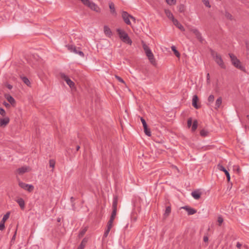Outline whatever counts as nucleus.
<instances>
[{"mask_svg":"<svg viewBox=\"0 0 249 249\" xmlns=\"http://www.w3.org/2000/svg\"><path fill=\"white\" fill-rule=\"evenodd\" d=\"M211 54L213 57L215 62L222 69H225L226 67L225 65L223 59L220 54H219L217 52L212 51Z\"/></svg>","mask_w":249,"mask_h":249,"instance_id":"5","label":"nucleus"},{"mask_svg":"<svg viewBox=\"0 0 249 249\" xmlns=\"http://www.w3.org/2000/svg\"><path fill=\"white\" fill-rule=\"evenodd\" d=\"M197 120H195L193 122V124L192 125V131H195L197 127Z\"/></svg>","mask_w":249,"mask_h":249,"instance_id":"34","label":"nucleus"},{"mask_svg":"<svg viewBox=\"0 0 249 249\" xmlns=\"http://www.w3.org/2000/svg\"><path fill=\"white\" fill-rule=\"evenodd\" d=\"M143 129L145 134L148 136H151V131L150 130L149 128H148V126H147L146 127H143Z\"/></svg>","mask_w":249,"mask_h":249,"instance_id":"30","label":"nucleus"},{"mask_svg":"<svg viewBox=\"0 0 249 249\" xmlns=\"http://www.w3.org/2000/svg\"><path fill=\"white\" fill-rule=\"evenodd\" d=\"M191 195L195 199H198L200 197L201 193L199 190H196L192 192Z\"/></svg>","mask_w":249,"mask_h":249,"instance_id":"18","label":"nucleus"},{"mask_svg":"<svg viewBox=\"0 0 249 249\" xmlns=\"http://www.w3.org/2000/svg\"><path fill=\"white\" fill-rule=\"evenodd\" d=\"M198 101V97L196 95H195L193 97L192 99V105L196 109H198L200 107V106L197 104Z\"/></svg>","mask_w":249,"mask_h":249,"instance_id":"12","label":"nucleus"},{"mask_svg":"<svg viewBox=\"0 0 249 249\" xmlns=\"http://www.w3.org/2000/svg\"><path fill=\"white\" fill-rule=\"evenodd\" d=\"M0 114L2 116L4 117L6 115V112L5 110L0 107Z\"/></svg>","mask_w":249,"mask_h":249,"instance_id":"45","label":"nucleus"},{"mask_svg":"<svg viewBox=\"0 0 249 249\" xmlns=\"http://www.w3.org/2000/svg\"><path fill=\"white\" fill-rule=\"evenodd\" d=\"M4 223H5L3 222V221L0 222V231H2L4 229V228H5Z\"/></svg>","mask_w":249,"mask_h":249,"instance_id":"44","label":"nucleus"},{"mask_svg":"<svg viewBox=\"0 0 249 249\" xmlns=\"http://www.w3.org/2000/svg\"><path fill=\"white\" fill-rule=\"evenodd\" d=\"M141 121L142 124V125H143V127H146L147 126V124L145 121V120L142 118V117H141Z\"/></svg>","mask_w":249,"mask_h":249,"instance_id":"46","label":"nucleus"},{"mask_svg":"<svg viewBox=\"0 0 249 249\" xmlns=\"http://www.w3.org/2000/svg\"><path fill=\"white\" fill-rule=\"evenodd\" d=\"M224 173L227 177L228 181L229 182L230 181V179H231L230 175L229 173L228 172V171L227 170Z\"/></svg>","mask_w":249,"mask_h":249,"instance_id":"47","label":"nucleus"},{"mask_svg":"<svg viewBox=\"0 0 249 249\" xmlns=\"http://www.w3.org/2000/svg\"><path fill=\"white\" fill-rule=\"evenodd\" d=\"M202 0L206 6H207L208 7H211L209 0Z\"/></svg>","mask_w":249,"mask_h":249,"instance_id":"43","label":"nucleus"},{"mask_svg":"<svg viewBox=\"0 0 249 249\" xmlns=\"http://www.w3.org/2000/svg\"><path fill=\"white\" fill-rule=\"evenodd\" d=\"M142 48L145 52V53L146 54V55L148 57L149 60L150 61V63L153 64V65H156V62L155 60V59L154 58V56L149 48V47L143 41L142 42Z\"/></svg>","mask_w":249,"mask_h":249,"instance_id":"2","label":"nucleus"},{"mask_svg":"<svg viewBox=\"0 0 249 249\" xmlns=\"http://www.w3.org/2000/svg\"><path fill=\"white\" fill-rule=\"evenodd\" d=\"M60 77L64 80L71 89H75V84L69 77L63 73L60 74Z\"/></svg>","mask_w":249,"mask_h":249,"instance_id":"6","label":"nucleus"},{"mask_svg":"<svg viewBox=\"0 0 249 249\" xmlns=\"http://www.w3.org/2000/svg\"><path fill=\"white\" fill-rule=\"evenodd\" d=\"M15 235H14L13 238H15Z\"/></svg>","mask_w":249,"mask_h":249,"instance_id":"60","label":"nucleus"},{"mask_svg":"<svg viewBox=\"0 0 249 249\" xmlns=\"http://www.w3.org/2000/svg\"><path fill=\"white\" fill-rule=\"evenodd\" d=\"M207 82L208 84H210V76L209 73L207 74Z\"/></svg>","mask_w":249,"mask_h":249,"instance_id":"50","label":"nucleus"},{"mask_svg":"<svg viewBox=\"0 0 249 249\" xmlns=\"http://www.w3.org/2000/svg\"><path fill=\"white\" fill-rule=\"evenodd\" d=\"M217 168L220 171H222L224 172H225L227 171V170L220 163L217 165Z\"/></svg>","mask_w":249,"mask_h":249,"instance_id":"36","label":"nucleus"},{"mask_svg":"<svg viewBox=\"0 0 249 249\" xmlns=\"http://www.w3.org/2000/svg\"><path fill=\"white\" fill-rule=\"evenodd\" d=\"M130 19L134 22L136 23V18L135 17H133L132 16L130 15Z\"/></svg>","mask_w":249,"mask_h":249,"instance_id":"56","label":"nucleus"},{"mask_svg":"<svg viewBox=\"0 0 249 249\" xmlns=\"http://www.w3.org/2000/svg\"><path fill=\"white\" fill-rule=\"evenodd\" d=\"M87 227H84L82 228L78 234L79 238H81L82 237H83L86 232V231H87Z\"/></svg>","mask_w":249,"mask_h":249,"instance_id":"25","label":"nucleus"},{"mask_svg":"<svg viewBox=\"0 0 249 249\" xmlns=\"http://www.w3.org/2000/svg\"><path fill=\"white\" fill-rule=\"evenodd\" d=\"M165 14L166 16L168 17L169 19L171 20L172 21L175 19L176 18H174V17L173 15V14L171 13V12L168 9H165L164 10Z\"/></svg>","mask_w":249,"mask_h":249,"instance_id":"20","label":"nucleus"},{"mask_svg":"<svg viewBox=\"0 0 249 249\" xmlns=\"http://www.w3.org/2000/svg\"><path fill=\"white\" fill-rule=\"evenodd\" d=\"M171 211V209L170 206L166 207V210L165 211V213H164V216L166 217L168 216L169 215V214L170 213Z\"/></svg>","mask_w":249,"mask_h":249,"instance_id":"31","label":"nucleus"},{"mask_svg":"<svg viewBox=\"0 0 249 249\" xmlns=\"http://www.w3.org/2000/svg\"><path fill=\"white\" fill-rule=\"evenodd\" d=\"M55 161L53 160H51L49 161L50 166L52 168H54L55 166Z\"/></svg>","mask_w":249,"mask_h":249,"instance_id":"42","label":"nucleus"},{"mask_svg":"<svg viewBox=\"0 0 249 249\" xmlns=\"http://www.w3.org/2000/svg\"><path fill=\"white\" fill-rule=\"evenodd\" d=\"M183 8H184V6L183 5H180L179 6V11L180 12H182L183 11Z\"/></svg>","mask_w":249,"mask_h":249,"instance_id":"54","label":"nucleus"},{"mask_svg":"<svg viewBox=\"0 0 249 249\" xmlns=\"http://www.w3.org/2000/svg\"><path fill=\"white\" fill-rule=\"evenodd\" d=\"M112 227V225H110L109 224H107V229L106 230V231H105L104 234V238H106L107 236L110 231V229H111V228Z\"/></svg>","mask_w":249,"mask_h":249,"instance_id":"24","label":"nucleus"},{"mask_svg":"<svg viewBox=\"0 0 249 249\" xmlns=\"http://www.w3.org/2000/svg\"><path fill=\"white\" fill-rule=\"evenodd\" d=\"M192 123V118H190L188 120V121H187V125L189 127H190L191 126Z\"/></svg>","mask_w":249,"mask_h":249,"instance_id":"49","label":"nucleus"},{"mask_svg":"<svg viewBox=\"0 0 249 249\" xmlns=\"http://www.w3.org/2000/svg\"><path fill=\"white\" fill-rule=\"evenodd\" d=\"M30 170H31V169L29 167L23 166V167H21L20 168H18L17 170V172L19 175H22L23 174H24L26 172H29Z\"/></svg>","mask_w":249,"mask_h":249,"instance_id":"8","label":"nucleus"},{"mask_svg":"<svg viewBox=\"0 0 249 249\" xmlns=\"http://www.w3.org/2000/svg\"><path fill=\"white\" fill-rule=\"evenodd\" d=\"M18 185L21 188H23L24 190H26L27 189L26 188L28 187V184H26L23 182H21L20 181H18Z\"/></svg>","mask_w":249,"mask_h":249,"instance_id":"28","label":"nucleus"},{"mask_svg":"<svg viewBox=\"0 0 249 249\" xmlns=\"http://www.w3.org/2000/svg\"><path fill=\"white\" fill-rule=\"evenodd\" d=\"M80 149V146L79 145L76 146V150L78 151Z\"/></svg>","mask_w":249,"mask_h":249,"instance_id":"58","label":"nucleus"},{"mask_svg":"<svg viewBox=\"0 0 249 249\" xmlns=\"http://www.w3.org/2000/svg\"><path fill=\"white\" fill-rule=\"evenodd\" d=\"M87 241H88V240L87 238H85L83 239V240L82 241L80 245H79V246L78 247L77 249H83L87 243Z\"/></svg>","mask_w":249,"mask_h":249,"instance_id":"23","label":"nucleus"},{"mask_svg":"<svg viewBox=\"0 0 249 249\" xmlns=\"http://www.w3.org/2000/svg\"><path fill=\"white\" fill-rule=\"evenodd\" d=\"M10 119L8 117L0 118V126L5 127L9 123Z\"/></svg>","mask_w":249,"mask_h":249,"instance_id":"13","label":"nucleus"},{"mask_svg":"<svg viewBox=\"0 0 249 249\" xmlns=\"http://www.w3.org/2000/svg\"><path fill=\"white\" fill-rule=\"evenodd\" d=\"M3 105L5 106L7 108H9L10 107V105L9 104L6 103V102H4Z\"/></svg>","mask_w":249,"mask_h":249,"instance_id":"53","label":"nucleus"},{"mask_svg":"<svg viewBox=\"0 0 249 249\" xmlns=\"http://www.w3.org/2000/svg\"><path fill=\"white\" fill-rule=\"evenodd\" d=\"M229 55L231 58L232 64L236 68L243 71H245V68L242 65L239 59H238L237 57L232 53H229Z\"/></svg>","mask_w":249,"mask_h":249,"instance_id":"3","label":"nucleus"},{"mask_svg":"<svg viewBox=\"0 0 249 249\" xmlns=\"http://www.w3.org/2000/svg\"><path fill=\"white\" fill-rule=\"evenodd\" d=\"M171 49H172V50L174 52L175 55L177 57H179V56H180V53H179L177 51V50L176 49V47H175V46H172L171 47Z\"/></svg>","mask_w":249,"mask_h":249,"instance_id":"27","label":"nucleus"},{"mask_svg":"<svg viewBox=\"0 0 249 249\" xmlns=\"http://www.w3.org/2000/svg\"><path fill=\"white\" fill-rule=\"evenodd\" d=\"M222 99L221 97L218 98L215 102V109H217L220 107L222 104Z\"/></svg>","mask_w":249,"mask_h":249,"instance_id":"22","label":"nucleus"},{"mask_svg":"<svg viewBox=\"0 0 249 249\" xmlns=\"http://www.w3.org/2000/svg\"><path fill=\"white\" fill-rule=\"evenodd\" d=\"M66 47L68 48V49L70 52H73L76 54L77 53L78 51H79V50H77L76 47L75 46L72 45L68 44V45H67L66 46Z\"/></svg>","mask_w":249,"mask_h":249,"instance_id":"19","label":"nucleus"},{"mask_svg":"<svg viewBox=\"0 0 249 249\" xmlns=\"http://www.w3.org/2000/svg\"><path fill=\"white\" fill-rule=\"evenodd\" d=\"M209 240V238L207 235H205L203 237V241L205 242H208Z\"/></svg>","mask_w":249,"mask_h":249,"instance_id":"52","label":"nucleus"},{"mask_svg":"<svg viewBox=\"0 0 249 249\" xmlns=\"http://www.w3.org/2000/svg\"><path fill=\"white\" fill-rule=\"evenodd\" d=\"M173 24L175 26H176L181 31H184L185 29L184 27L178 22V21L175 19L173 21Z\"/></svg>","mask_w":249,"mask_h":249,"instance_id":"15","label":"nucleus"},{"mask_svg":"<svg viewBox=\"0 0 249 249\" xmlns=\"http://www.w3.org/2000/svg\"><path fill=\"white\" fill-rule=\"evenodd\" d=\"M242 246V245L239 242H237L236 245V247L238 249H240Z\"/></svg>","mask_w":249,"mask_h":249,"instance_id":"55","label":"nucleus"},{"mask_svg":"<svg viewBox=\"0 0 249 249\" xmlns=\"http://www.w3.org/2000/svg\"><path fill=\"white\" fill-rule=\"evenodd\" d=\"M191 32H192L193 34H195V35L196 36V37L200 41H202V36H201V35L200 34V33L198 31V30L196 28H194V29H191L190 30Z\"/></svg>","mask_w":249,"mask_h":249,"instance_id":"10","label":"nucleus"},{"mask_svg":"<svg viewBox=\"0 0 249 249\" xmlns=\"http://www.w3.org/2000/svg\"><path fill=\"white\" fill-rule=\"evenodd\" d=\"M10 213L9 212H7L3 217L1 221H3L5 223V222L9 218L10 216Z\"/></svg>","mask_w":249,"mask_h":249,"instance_id":"32","label":"nucleus"},{"mask_svg":"<svg viewBox=\"0 0 249 249\" xmlns=\"http://www.w3.org/2000/svg\"><path fill=\"white\" fill-rule=\"evenodd\" d=\"M166 0V2L167 3V4L170 5H175L176 2V0Z\"/></svg>","mask_w":249,"mask_h":249,"instance_id":"37","label":"nucleus"},{"mask_svg":"<svg viewBox=\"0 0 249 249\" xmlns=\"http://www.w3.org/2000/svg\"><path fill=\"white\" fill-rule=\"evenodd\" d=\"M25 190H27L29 192H32L34 190V186L32 185L28 184V187L26 188Z\"/></svg>","mask_w":249,"mask_h":249,"instance_id":"40","label":"nucleus"},{"mask_svg":"<svg viewBox=\"0 0 249 249\" xmlns=\"http://www.w3.org/2000/svg\"><path fill=\"white\" fill-rule=\"evenodd\" d=\"M115 77L119 82H120L122 83H123V84H124L125 85H126V84H125V82L124 81V80L121 77H120V76H118L117 75H115Z\"/></svg>","mask_w":249,"mask_h":249,"instance_id":"38","label":"nucleus"},{"mask_svg":"<svg viewBox=\"0 0 249 249\" xmlns=\"http://www.w3.org/2000/svg\"><path fill=\"white\" fill-rule=\"evenodd\" d=\"M233 170L236 171L237 174H239L241 173V169L238 165H234L233 166Z\"/></svg>","mask_w":249,"mask_h":249,"instance_id":"29","label":"nucleus"},{"mask_svg":"<svg viewBox=\"0 0 249 249\" xmlns=\"http://www.w3.org/2000/svg\"><path fill=\"white\" fill-rule=\"evenodd\" d=\"M181 208L185 210L187 212L188 215H193L196 213V211L195 209L187 206L182 207Z\"/></svg>","mask_w":249,"mask_h":249,"instance_id":"14","label":"nucleus"},{"mask_svg":"<svg viewBox=\"0 0 249 249\" xmlns=\"http://www.w3.org/2000/svg\"><path fill=\"white\" fill-rule=\"evenodd\" d=\"M208 131H206V130H204V129H202L200 131V135L201 136H203V137H205L208 134Z\"/></svg>","mask_w":249,"mask_h":249,"instance_id":"39","label":"nucleus"},{"mask_svg":"<svg viewBox=\"0 0 249 249\" xmlns=\"http://www.w3.org/2000/svg\"><path fill=\"white\" fill-rule=\"evenodd\" d=\"M78 54H79L80 56L81 57H84V53H83V52L81 51H78V53H77Z\"/></svg>","mask_w":249,"mask_h":249,"instance_id":"51","label":"nucleus"},{"mask_svg":"<svg viewBox=\"0 0 249 249\" xmlns=\"http://www.w3.org/2000/svg\"><path fill=\"white\" fill-rule=\"evenodd\" d=\"M109 7L111 13L114 16H116L117 15V12L115 10V5L112 2H110L109 3Z\"/></svg>","mask_w":249,"mask_h":249,"instance_id":"17","label":"nucleus"},{"mask_svg":"<svg viewBox=\"0 0 249 249\" xmlns=\"http://www.w3.org/2000/svg\"><path fill=\"white\" fill-rule=\"evenodd\" d=\"M122 17L124 21L127 25H131V23L130 20V14H129L127 12L123 11L122 14Z\"/></svg>","mask_w":249,"mask_h":249,"instance_id":"7","label":"nucleus"},{"mask_svg":"<svg viewBox=\"0 0 249 249\" xmlns=\"http://www.w3.org/2000/svg\"><path fill=\"white\" fill-rule=\"evenodd\" d=\"M117 205H118V198L117 196L113 198L112 203V212L110 218L108 222V224L110 225L113 224V221L116 216L117 211Z\"/></svg>","mask_w":249,"mask_h":249,"instance_id":"4","label":"nucleus"},{"mask_svg":"<svg viewBox=\"0 0 249 249\" xmlns=\"http://www.w3.org/2000/svg\"><path fill=\"white\" fill-rule=\"evenodd\" d=\"M88 7L93 11H95L97 13H100L101 12V9L100 7L95 3L90 2Z\"/></svg>","mask_w":249,"mask_h":249,"instance_id":"9","label":"nucleus"},{"mask_svg":"<svg viewBox=\"0 0 249 249\" xmlns=\"http://www.w3.org/2000/svg\"><path fill=\"white\" fill-rule=\"evenodd\" d=\"M217 221L219 223V225H221L223 222V219L222 217L219 216L218 217Z\"/></svg>","mask_w":249,"mask_h":249,"instance_id":"48","label":"nucleus"},{"mask_svg":"<svg viewBox=\"0 0 249 249\" xmlns=\"http://www.w3.org/2000/svg\"><path fill=\"white\" fill-rule=\"evenodd\" d=\"M73 199V197H71V199Z\"/></svg>","mask_w":249,"mask_h":249,"instance_id":"61","label":"nucleus"},{"mask_svg":"<svg viewBox=\"0 0 249 249\" xmlns=\"http://www.w3.org/2000/svg\"><path fill=\"white\" fill-rule=\"evenodd\" d=\"M116 31L119 36L121 40L126 44H128L130 45L132 44V40L128 36L127 34L123 30L121 29H117Z\"/></svg>","mask_w":249,"mask_h":249,"instance_id":"1","label":"nucleus"},{"mask_svg":"<svg viewBox=\"0 0 249 249\" xmlns=\"http://www.w3.org/2000/svg\"><path fill=\"white\" fill-rule=\"evenodd\" d=\"M247 117L248 119V120H249V115H248Z\"/></svg>","mask_w":249,"mask_h":249,"instance_id":"59","label":"nucleus"},{"mask_svg":"<svg viewBox=\"0 0 249 249\" xmlns=\"http://www.w3.org/2000/svg\"><path fill=\"white\" fill-rule=\"evenodd\" d=\"M5 98L12 106H15L16 101L14 98L9 94L5 95Z\"/></svg>","mask_w":249,"mask_h":249,"instance_id":"16","label":"nucleus"},{"mask_svg":"<svg viewBox=\"0 0 249 249\" xmlns=\"http://www.w3.org/2000/svg\"><path fill=\"white\" fill-rule=\"evenodd\" d=\"M80 0L82 2V3L84 5H86L87 6H89V4L90 2H91L89 0Z\"/></svg>","mask_w":249,"mask_h":249,"instance_id":"41","label":"nucleus"},{"mask_svg":"<svg viewBox=\"0 0 249 249\" xmlns=\"http://www.w3.org/2000/svg\"><path fill=\"white\" fill-rule=\"evenodd\" d=\"M214 99V97L213 95H210L208 98V102L209 103V105L213 103Z\"/></svg>","mask_w":249,"mask_h":249,"instance_id":"35","label":"nucleus"},{"mask_svg":"<svg viewBox=\"0 0 249 249\" xmlns=\"http://www.w3.org/2000/svg\"><path fill=\"white\" fill-rule=\"evenodd\" d=\"M104 33L106 36L108 37H111L112 36V32L109 27L107 25L104 26Z\"/></svg>","mask_w":249,"mask_h":249,"instance_id":"11","label":"nucleus"},{"mask_svg":"<svg viewBox=\"0 0 249 249\" xmlns=\"http://www.w3.org/2000/svg\"><path fill=\"white\" fill-rule=\"evenodd\" d=\"M16 202L18 203L21 209L24 210L25 208V202L23 198H19L16 200Z\"/></svg>","mask_w":249,"mask_h":249,"instance_id":"21","label":"nucleus"},{"mask_svg":"<svg viewBox=\"0 0 249 249\" xmlns=\"http://www.w3.org/2000/svg\"><path fill=\"white\" fill-rule=\"evenodd\" d=\"M225 16L227 19L230 20H232L233 19V16L228 12H225Z\"/></svg>","mask_w":249,"mask_h":249,"instance_id":"33","label":"nucleus"},{"mask_svg":"<svg viewBox=\"0 0 249 249\" xmlns=\"http://www.w3.org/2000/svg\"><path fill=\"white\" fill-rule=\"evenodd\" d=\"M7 87L9 89H12V87H12V85H10V84H7Z\"/></svg>","mask_w":249,"mask_h":249,"instance_id":"57","label":"nucleus"},{"mask_svg":"<svg viewBox=\"0 0 249 249\" xmlns=\"http://www.w3.org/2000/svg\"><path fill=\"white\" fill-rule=\"evenodd\" d=\"M23 82L28 87L31 86V83L28 78L26 77H21Z\"/></svg>","mask_w":249,"mask_h":249,"instance_id":"26","label":"nucleus"}]
</instances>
